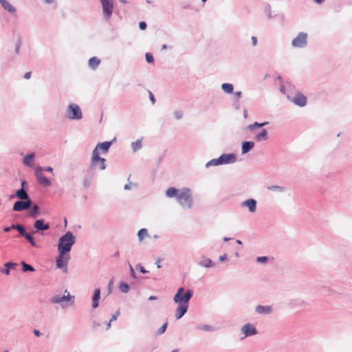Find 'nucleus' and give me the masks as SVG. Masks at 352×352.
I'll return each instance as SVG.
<instances>
[{"mask_svg": "<svg viewBox=\"0 0 352 352\" xmlns=\"http://www.w3.org/2000/svg\"><path fill=\"white\" fill-rule=\"evenodd\" d=\"M193 295V292L190 289L185 290L184 287H179L173 298L175 303L178 304L175 311V317L180 319L187 311L188 302Z\"/></svg>", "mask_w": 352, "mask_h": 352, "instance_id": "1", "label": "nucleus"}, {"mask_svg": "<svg viewBox=\"0 0 352 352\" xmlns=\"http://www.w3.org/2000/svg\"><path fill=\"white\" fill-rule=\"evenodd\" d=\"M166 195L168 197L177 198V201L185 208H190L192 204L191 191L188 188L177 189L173 187L168 188L166 191Z\"/></svg>", "mask_w": 352, "mask_h": 352, "instance_id": "2", "label": "nucleus"}, {"mask_svg": "<svg viewBox=\"0 0 352 352\" xmlns=\"http://www.w3.org/2000/svg\"><path fill=\"white\" fill-rule=\"evenodd\" d=\"M111 144V142H104L96 146L92 152L91 160V166L92 168L98 167L100 170L105 169V159L99 156V151H101L103 153H107Z\"/></svg>", "mask_w": 352, "mask_h": 352, "instance_id": "3", "label": "nucleus"}, {"mask_svg": "<svg viewBox=\"0 0 352 352\" xmlns=\"http://www.w3.org/2000/svg\"><path fill=\"white\" fill-rule=\"evenodd\" d=\"M75 243V237L73 234L68 231L65 235L59 239L58 250V252L69 253L72 245Z\"/></svg>", "mask_w": 352, "mask_h": 352, "instance_id": "4", "label": "nucleus"}, {"mask_svg": "<svg viewBox=\"0 0 352 352\" xmlns=\"http://www.w3.org/2000/svg\"><path fill=\"white\" fill-rule=\"evenodd\" d=\"M66 116L69 119L79 120L82 118L80 107L76 104H69L66 111Z\"/></svg>", "mask_w": 352, "mask_h": 352, "instance_id": "5", "label": "nucleus"}, {"mask_svg": "<svg viewBox=\"0 0 352 352\" xmlns=\"http://www.w3.org/2000/svg\"><path fill=\"white\" fill-rule=\"evenodd\" d=\"M74 299V296H71L67 290L65 291V293L63 296H55L52 298V302L53 303H62L65 302V305H70L73 303Z\"/></svg>", "mask_w": 352, "mask_h": 352, "instance_id": "6", "label": "nucleus"}, {"mask_svg": "<svg viewBox=\"0 0 352 352\" xmlns=\"http://www.w3.org/2000/svg\"><path fill=\"white\" fill-rule=\"evenodd\" d=\"M102 12L107 19H109L112 15L113 10V0H100Z\"/></svg>", "mask_w": 352, "mask_h": 352, "instance_id": "7", "label": "nucleus"}, {"mask_svg": "<svg viewBox=\"0 0 352 352\" xmlns=\"http://www.w3.org/2000/svg\"><path fill=\"white\" fill-rule=\"evenodd\" d=\"M307 34L305 32H300L293 39L292 45L295 47H304L307 45Z\"/></svg>", "mask_w": 352, "mask_h": 352, "instance_id": "8", "label": "nucleus"}, {"mask_svg": "<svg viewBox=\"0 0 352 352\" xmlns=\"http://www.w3.org/2000/svg\"><path fill=\"white\" fill-rule=\"evenodd\" d=\"M59 256L56 259V266L58 268H65V271H67V264L70 258L69 253L58 252Z\"/></svg>", "mask_w": 352, "mask_h": 352, "instance_id": "9", "label": "nucleus"}, {"mask_svg": "<svg viewBox=\"0 0 352 352\" xmlns=\"http://www.w3.org/2000/svg\"><path fill=\"white\" fill-rule=\"evenodd\" d=\"M43 168L42 167H38L36 168L35 171V175L37 179L38 182L44 186H49L51 185L50 181L43 175Z\"/></svg>", "mask_w": 352, "mask_h": 352, "instance_id": "10", "label": "nucleus"}, {"mask_svg": "<svg viewBox=\"0 0 352 352\" xmlns=\"http://www.w3.org/2000/svg\"><path fill=\"white\" fill-rule=\"evenodd\" d=\"M32 204L31 199L25 200V201H18L14 203L13 206V210L14 211H23L25 210L28 209Z\"/></svg>", "mask_w": 352, "mask_h": 352, "instance_id": "11", "label": "nucleus"}, {"mask_svg": "<svg viewBox=\"0 0 352 352\" xmlns=\"http://www.w3.org/2000/svg\"><path fill=\"white\" fill-rule=\"evenodd\" d=\"M292 101L296 104V105H298L300 107H303L307 104V98L305 96H304L301 93H298L293 98Z\"/></svg>", "mask_w": 352, "mask_h": 352, "instance_id": "12", "label": "nucleus"}, {"mask_svg": "<svg viewBox=\"0 0 352 352\" xmlns=\"http://www.w3.org/2000/svg\"><path fill=\"white\" fill-rule=\"evenodd\" d=\"M221 164H230L236 161V155L234 154H223L219 157Z\"/></svg>", "mask_w": 352, "mask_h": 352, "instance_id": "13", "label": "nucleus"}, {"mask_svg": "<svg viewBox=\"0 0 352 352\" xmlns=\"http://www.w3.org/2000/svg\"><path fill=\"white\" fill-rule=\"evenodd\" d=\"M34 227L38 231H43L50 228V224L45 223L43 219H38L35 221Z\"/></svg>", "mask_w": 352, "mask_h": 352, "instance_id": "14", "label": "nucleus"}, {"mask_svg": "<svg viewBox=\"0 0 352 352\" xmlns=\"http://www.w3.org/2000/svg\"><path fill=\"white\" fill-rule=\"evenodd\" d=\"M242 331L245 336L254 335L256 333V328L250 324H247L243 327Z\"/></svg>", "mask_w": 352, "mask_h": 352, "instance_id": "15", "label": "nucleus"}, {"mask_svg": "<svg viewBox=\"0 0 352 352\" xmlns=\"http://www.w3.org/2000/svg\"><path fill=\"white\" fill-rule=\"evenodd\" d=\"M242 206L248 207L250 212H254L256 211V201L254 199H250L243 201Z\"/></svg>", "mask_w": 352, "mask_h": 352, "instance_id": "16", "label": "nucleus"}, {"mask_svg": "<svg viewBox=\"0 0 352 352\" xmlns=\"http://www.w3.org/2000/svg\"><path fill=\"white\" fill-rule=\"evenodd\" d=\"M25 185H26V182L25 181H23L22 182V188L16 192V195L18 198H19L21 200H28V199H30L29 198V196L28 195V193L26 192V191L23 189V187L25 186Z\"/></svg>", "mask_w": 352, "mask_h": 352, "instance_id": "17", "label": "nucleus"}, {"mask_svg": "<svg viewBox=\"0 0 352 352\" xmlns=\"http://www.w3.org/2000/svg\"><path fill=\"white\" fill-rule=\"evenodd\" d=\"M254 146V143L253 142H245L242 144V153H246L252 150Z\"/></svg>", "mask_w": 352, "mask_h": 352, "instance_id": "18", "label": "nucleus"}, {"mask_svg": "<svg viewBox=\"0 0 352 352\" xmlns=\"http://www.w3.org/2000/svg\"><path fill=\"white\" fill-rule=\"evenodd\" d=\"M100 290L99 289H96L94 291V294L93 299H92V300H93L92 306L94 308H96L98 306V300L100 298Z\"/></svg>", "mask_w": 352, "mask_h": 352, "instance_id": "19", "label": "nucleus"}, {"mask_svg": "<svg viewBox=\"0 0 352 352\" xmlns=\"http://www.w3.org/2000/svg\"><path fill=\"white\" fill-rule=\"evenodd\" d=\"M258 314H269L272 311V309L270 306H261L258 305L256 308Z\"/></svg>", "mask_w": 352, "mask_h": 352, "instance_id": "20", "label": "nucleus"}, {"mask_svg": "<svg viewBox=\"0 0 352 352\" xmlns=\"http://www.w3.org/2000/svg\"><path fill=\"white\" fill-rule=\"evenodd\" d=\"M100 63V60L97 57H92L89 60V66L93 69H96Z\"/></svg>", "mask_w": 352, "mask_h": 352, "instance_id": "21", "label": "nucleus"}, {"mask_svg": "<svg viewBox=\"0 0 352 352\" xmlns=\"http://www.w3.org/2000/svg\"><path fill=\"white\" fill-rule=\"evenodd\" d=\"M1 4L3 6V8L5 10H6L7 11H8L10 12H15L14 7L12 5H11L7 0H3L1 2Z\"/></svg>", "mask_w": 352, "mask_h": 352, "instance_id": "22", "label": "nucleus"}, {"mask_svg": "<svg viewBox=\"0 0 352 352\" xmlns=\"http://www.w3.org/2000/svg\"><path fill=\"white\" fill-rule=\"evenodd\" d=\"M221 88L222 89L226 92V93H228V94H231L232 93L233 91V85L232 84H230V83H223L222 85H221Z\"/></svg>", "mask_w": 352, "mask_h": 352, "instance_id": "23", "label": "nucleus"}, {"mask_svg": "<svg viewBox=\"0 0 352 352\" xmlns=\"http://www.w3.org/2000/svg\"><path fill=\"white\" fill-rule=\"evenodd\" d=\"M34 155L33 153L26 155L23 159V163L28 166H32V160L34 158Z\"/></svg>", "mask_w": 352, "mask_h": 352, "instance_id": "24", "label": "nucleus"}, {"mask_svg": "<svg viewBox=\"0 0 352 352\" xmlns=\"http://www.w3.org/2000/svg\"><path fill=\"white\" fill-rule=\"evenodd\" d=\"M267 131L266 129H263L261 131V132L258 134L256 137V140L257 141H261V140H265L267 139Z\"/></svg>", "mask_w": 352, "mask_h": 352, "instance_id": "25", "label": "nucleus"}, {"mask_svg": "<svg viewBox=\"0 0 352 352\" xmlns=\"http://www.w3.org/2000/svg\"><path fill=\"white\" fill-rule=\"evenodd\" d=\"M138 236L139 238V240L142 241L145 236H148V232L147 230L145 228H142L139 230L138 233Z\"/></svg>", "mask_w": 352, "mask_h": 352, "instance_id": "26", "label": "nucleus"}, {"mask_svg": "<svg viewBox=\"0 0 352 352\" xmlns=\"http://www.w3.org/2000/svg\"><path fill=\"white\" fill-rule=\"evenodd\" d=\"M12 228L13 229H16L22 236H24L27 234L24 228L21 225H13L12 226Z\"/></svg>", "mask_w": 352, "mask_h": 352, "instance_id": "27", "label": "nucleus"}, {"mask_svg": "<svg viewBox=\"0 0 352 352\" xmlns=\"http://www.w3.org/2000/svg\"><path fill=\"white\" fill-rule=\"evenodd\" d=\"M119 289L122 293H127L129 290V286L127 283H121L119 285Z\"/></svg>", "mask_w": 352, "mask_h": 352, "instance_id": "28", "label": "nucleus"}, {"mask_svg": "<svg viewBox=\"0 0 352 352\" xmlns=\"http://www.w3.org/2000/svg\"><path fill=\"white\" fill-rule=\"evenodd\" d=\"M199 264L202 267H210L212 265V262L210 259L206 258L201 261Z\"/></svg>", "mask_w": 352, "mask_h": 352, "instance_id": "29", "label": "nucleus"}, {"mask_svg": "<svg viewBox=\"0 0 352 352\" xmlns=\"http://www.w3.org/2000/svg\"><path fill=\"white\" fill-rule=\"evenodd\" d=\"M131 146L134 152L137 151L142 147V141L137 140L131 144Z\"/></svg>", "mask_w": 352, "mask_h": 352, "instance_id": "30", "label": "nucleus"}, {"mask_svg": "<svg viewBox=\"0 0 352 352\" xmlns=\"http://www.w3.org/2000/svg\"><path fill=\"white\" fill-rule=\"evenodd\" d=\"M23 237H25L32 246L36 247V243L30 234L27 233Z\"/></svg>", "mask_w": 352, "mask_h": 352, "instance_id": "31", "label": "nucleus"}, {"mask_svg": "<svg viewBox=\"0 0 352 352\" xmlns=\"http://www.w3.org/2000/svg\"><path fill=\"white\" fill-rule=\"evenodd\" d=\"M39 213L40 212L38 206L36 205L34 206L31 210L30 215L32 217H36L37 215L39 214Z\"/></svg>", "mask_w": 352, "mask_h": 352, "instance_id": "32", "label": "nucleus"}, {"mask_svg": "<svg viewBox=\"0 0 352 352\" xmlns=\"http://www.w3.org/2000/svg\"><path fill=\"white\" fill-rule=\"evenodd\" d=\"M220 164H221V161H220L219 157L217 159H213V160H210V162H208L207 163L206 166H218V165H220Z\"/></svg>", "mask_w": 352, "mask_h": 352, "instance_id": "33", "label": "nucleus"}, {"mask_svg": "<svg viewBox=\"0 0 352 352\" xmlns=\"http://www.w3.org/2000/svg\"><path fill=\"white\" fill-rule=\"evenodd\" d=\"M22 267H23V272H27V271L33 272V271H34V269L33 268V267L32 265H30L26 264L25 263H22Z\"/></svg>", "mask_w": 352, "mask_h": 352, "instance_id": "34", "label": "nucleus"}, {"mask_svg": "<svg viewBox=\"0 0 352 352\" xmlns=\"http://www.w3.org/2000/svg\"><path fill=\"white\" fill-rule=\"evenodd\" d=\"M268 122H263V123H258V122H254L253 124H251L248 126V128L250 129H253L255 126L256 127H261V126H263L266 124H267Z\"/></svg>", "mask_w": 352, "mask_h": 352, "instance_id": "35", "label": "nucleus"}, {"mask_svg": "<svg viewBox=\"0 0 352 352\" xmlns=\"http://www.w3.org/2000/svg\"><path fill=\"white\" fill-rule=\"evenodd\" d=\"M168 322H166L159 329H158V333L162 334L165 332L166 328H167Z\"/></svg>", "mask_w": 352, "mask_h": 352, "instance_id": "36", "label": "nucleus"}, {"mask_svg": "<svg viewBox=\"0 0 352 352\" xmlns=\"http://www.w3.org/2000/svg\"><path fill=\"white\" fill-rule=\"evenodd\" d=\"M145 56L148 63H153L154 61V58L151 53H146Z\"/></svg>", "mask_w": 352, "mask_h": 352, "instance_id": "37", "label": "nucleus"}, {"mask_svg": "<svg viewBox=\"0 0 352 352\" xmlns=\"http://www.w3.org/2000/svg\"><path fill=\"white\" fill-rule=\"evenodd\" d=\"M91 185L90 179H85L83 182V186L85 188H89Z\"/></svg>", "mask_w": 352, "mask_h": 352, "instance_id": "38", "label": "nucleus"}, {"mask_svg": "<svg viewBox=\"0 0 352 352\" xmlns=\"http://www.w3.org/2000/svg\"><path fill=\"white\" fill-rule=\"evenodd\" d=\"M119 311H117L115 314H113L110 320V322L115 321L117 320L118 316H119Z\"/></svg>", "mask_w": 352, "mask_h": 352, "instance_id": "39", "label": "nucleus"}, {"mask_svg": "<svg viewBox=\"0 0 352 352\" xmlns=\"http://www.w3.org/2000/svg\"><path fill=\"white\" fill-rule=\"evenodd\" d=\"M139 27H140V28L141 30H144L146 28V23L145 22H144V21H142V22L140 23Z\"/></svg>", "mask_w": 352, "mask_h": 352, "instance_id": "40", "label": "nucleus"}, {"mask_svg": "<svg viewBox=\"0 0 352 352\" xmlns=\"http://www.w3.org/2000/svg\"><path fill=\"white\" fill-rule=\"evenodd\" d=\"M267 258L266 256H260L257 258L258 262H265L267 261Z\"/></svg>", "mask_w": 352, "mask_h": 352, "instance_id": "41", "label": "nucleus"}, {"mask_svg": "<svg viewBox=\"0 0 352 352\" xmlns=\"http://www.w3.org/2000/svg\"><path fill=\"white\" fill-rule=\"evenodd\" d=\"M15 264L12 263H7L5 264V267L8 268L9 270L11 268H13L14 267Z\"/></svg>", "mask_w": 352, "mask_h": 352, "instance_id": "42", "label": "nucleus"}, {"mask_svg": "<svg viewBox=\"0 0 352 352\" xmlns=\"http://www.w3.org/2000/svg\"><path fill=\"white\" fill-rule=\"evenodd\" d=\"M32 73L31 72H28L24 74V78L25 79H30L31 77Z\"/></svg>", "mask_w": 352, "mask_h": 352, "instance_id": "43", "label": "nucleus"}, {"mask_svg": "<svg viewBox=\"0 0 352 352\" xmlns=\"http://www.w3.org/2000/svg\"><path fill=\"white\" fill-rule=\"evenodd\" d=\"M148 93H149V98H150L152 103L154 104L155 102L154 96H153V94L151 91H148Z\"/></svg>", "mask_w": 352, "mask_h": 352, "instance_id": "44", "label": "nucleus"}, {"mask_svg": "<svg viewBox=\"0 0 352 352\" xmlns=\"http://www.w3.org/2000/svg\"><path fill=\"white\" fill-rule=\"evenodd\" d=\"M1 272L6 275H8L10 274V270L7 267L6 269H1Z\"/></svg>", "mask_w": 352, "mask_h": 352, "instance_id": "45", "label": "nucleus"}, {"mask_svg": "<svg viewBox=\"0 0 352 352\" xmlns=\"http://www.w3.org/2000/svg\"><path fill=\"white\" fill-rule=\"evenodd\" d=\"M129 267H130V271H131V276L135 278V274L134 269L133 268L131 265H129Z\"/></svg>", "mask_w": 352, "mask_h": 352, "instance_id": "46", "label": "nucleus"}, {"mask_svg": "<svg viewBox=\"0 0 352 352\" xmlns=\"http://www.w3.org/2000/svg\"><path fill=\"white\" fill-rule=\"evenodd\" d=\"M175 116L176 117L177 119H179L182 118V113L179 111L175 112Z\"/></svg>", "mask_w": 352, "mask_h": 352, "instance_id": "47", "label": "nucleus"}, {"mask_svg": "<svg viewBox=\"0 0 352 352\" xmlns=\"http://www.w3.org/2000/svg\"><path fill=\"white\" fill-rule=\"evenodd\" d=\"M139 270H140V271L142 273H143V274H145V273H147V272H148V271H147V270H146L144 269V267H142V266H140V267H139Z\"/></svg>", "mask_w": 352, "mask_h": 352, "instance_id": "48", "label": "nucleus"}, {"mask_svg": "<svg viewBox=\"0 0 352 352\" xmlns=\"http://www.w3.org/2000/svg\"><path fill=\"white\" fill-rule=\"evenodd\" d=\"M252 44L253 45H256V43H257V39H256V37L255 36H252Z\"/></svg>", "mask_w": 352, "mask_h": 352, "instance_id": "49", "label": "nucleus"}, {"mask_svg": "<svg viewBox=\"0 0 352 352\" xmlns=\"http://www.w3.org/2000/svg\"><path fill=\"white\" fill-rule=\"evenodd\" d=\"M113 280H111L109 283V292H111V287H113Z\"/></svg>", "mask_w": 352, "mask_h": 352, "instance_id": "50", "label": "nucleus"}, {"mask_svg": "<svg viewBox=\"0 0 352 352\" xmlns=\"http://www.w3.org/2000/svg\"><path fill=\"white\" fill-rule=\"evenodd\" d=\"M34 333L37 337L40 336V335H41L40 331L38 330H37V329H34Z\"/></svg>", "mask_w": 352, "mask_h": 352, "instance_id": "51", "label": "nucleus"}, {"mask_svg": "<svg viewBox=\"0 0 352 352\" xmlns=\"http://www.w3.org/2000/svg\"><path fill=\"white\" fill-rule=\"evenodd\" d=\"M11 229H13L12 228V226L11 227H6V228H4L3 231L6 232H8L10 231Z\"/></svg>", "mask_w": 352, "mask_h": 352, "instance_id": "52", "label": "nucleus"}, {"mask_svg": "<svg viewBox=\"0 0 352 352\" xmlns=\"http://www.w3.org/2000/svg\"><path fill=\"white\" fill-rule=\"evenodd\" d=\"M234 95L238 98H239L241 96V91H236L234 93Z\"/></svg>", "mask_w": 352, "mask_h": 352, "instance_id": "53", "label": "nucleus"}, {"mask_svg": "<svg viewBox=\"0 0 352 352\" xmlns=\"http://www.w3.org/2000/svg\"><path fill=\"white\" fill-rule=\"evenodd\" d=\"M156 264H157V268H160V267H162V266H161V265H160V259H158V260L157 261Z\"/></svg>", "mask_w": 352, "mask_h": 352, "instance_id": "54", "label": "nucleus"}, {"mask_svg": "<svg viewBox=\"0 0 352 352\" xmlns=\"http://www.w3.org/2000/svg\"><path fill=\"white\" fill-rule=\"evenodd\" d=\"M157 299V297L156 296H151L149 298H148V300H156Z\"/></svg>", "mask_w": 352, "mask_h": 352, "instance_id": "55", "label": "nucleus"}, {"mask_svg": "<svg viewBox=\"0 0 352 352\" xmlns=\"http://www.w3.org/2000/svg\"><path fill=\"white\" fill-rule=\"evenodd\" d=\"M226 258V254H224L223 256H220V260L221 261H224Z\"/></svg>", "mask_w": 352, "mask_h": 352, "instance_id": "56", "label": "nucleus"}, {"mask_svg": "<svg viewBox=\"0 0 352 352\" xmlns=\"http://www.w3.org/2000/svg\"><path fill=\"white\" fill-rule=\"evenodd\" d=\"M314 1L318 4H320L324 1V0H314Z\"/></svg>", "mask_w": 352, "mask_h": 352, "instance_id": "57", "label": "nucleus"}, {"mask_svg": "<svg viewBox=\"0 0 352 352\" xmlns=\"http://www.w3.org/2000/svg\"><path fill=\"white\" fill-rule=\"evenodd\" d=\"M47 171H50V172H52L53 170V168L50 166L47 167L46 169H45Z\"/></svg>", "mask_w": 352, "mask_h": 352, "instance_id": "58", "label": "nucleus"}, {"mask_svg": "<svg viewBox=\"0 0 352 352\" xmlns=\"http://www.w3.org/2000/svg\"><path fill=\"white\" fill-rule=\"evenodd\" d=\"M119 256H120V253H119V252H118V251H117V252H116L114 253V256L118 257Z\"/></svg>", "mask_w": 352, "mask_h": 352, "instance_id": "59", "label": "nucleus"}, {"mask_svg": "<svg viewBox=\"0 0 352 352\" xmlns=\"http://www.w3.org/2000/svg\"><path fill=\"white\" fill-rule=\"evenodd\" d=\"M204 329L209 330V329H210V328L209 327H208V326H206V327H204Z\"/></svg>", "mask_w": 352, "mask_h": 352, "instance_id": "60", "label": "nucleus"}, {"mask_svg": "<svg viewBox=\"0 0 352 352\" xmlns=\"http://www.w3.org/2000/svg\"><path fill=\"white\" fill-rule=\"evenodd\" d=\"M19 45H17V46H16V52L17 53H19Z\"/></svg>", "mask_w": 352, "mask_h": 352, "instance_id": "61", "label": "nucleus"}, {"mask_svg": "<svg viewBox=\"0 0 352 352\" xmlns=\"http://www.w3.org/2000/svg\"><path fill=\"white\" fill-rule=\"evenodd\" d=\"M110 327H111V322L109 321V323L107 324V329H109Z\"/></svg>", "mask_w": 352, "mask_h": 352, "instance_id": "62", "label": "nucleus"}, {"mask_svg": "<svg viewBox=\"0 0 352 352\" xmlns=\"http://www.w3.org/2000/svg\"><path fill=\"white\" fill-rule=\"evenodd\" d=\"M236 243H237L238 244H241V241H239V240H237V241H236Z\"/></svg>", "mask_w": 352, "mask_h": 352, "instance_id": "63", "label": "nucleus"}, {"mask_svg": "<svg viewBox=\"0 0 352 352\" xmlns=\"http://www.w3.org/2000/svg\"><path fill=\"white\" fill-rule=\"evenodd\" d=\"M177 351H178V350H177V349H174V350H173L171 352H177Z\"/></svg>", "mask_w": 352, "mask_h": 352, "instance_id": "64", "label": "nucleus"}]
</instances>
